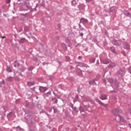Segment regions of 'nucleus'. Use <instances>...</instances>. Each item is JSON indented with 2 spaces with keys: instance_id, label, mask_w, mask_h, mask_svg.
<instances>
[{
  "instance_id": "aec40b11",
  "label": "nucleus",
  "mask_w": 131,
  "mask_h": 131,
  "mask_svg": "<svg viewBox=\"0 0 131 131\" xmlns=\"http://www.w3.org/2000/svg\"><path fill=\"white\" fill-rule=\"evenodd\" d=\"M14 67H19L20 66V64L17 62V61H15L14 63Z\"/></svg>"
},
{
  "instance_id": "f8f14e48",
  "label": "nucleus",
  "mask_w": 131,
  "mask_h": 131,
  "mask_svg": "<svg viewBox=\"0 0 131 131\" xmlns=\"http://www.w3.org/2000/svg\"><path fill=\"white\" fill-rule=\"evenodd\" d=\"M95 101L98 103V104H99V105H101L102 106H103V107H106V105H105L104 104V103H103V102H102L101 101H100V100H99V99H95Z\"/></svg>"
},
{
  "instance_id": "680f3d73",
  "label": "nucleus",
  "mask_w": 131,
  "mask_h": 131,
  "mask_svg": "<svg viewBox=\"0 0 131 131\" xmlns=\"http://www.w3.org/2000/svg\"><path fill=\"white\" fill-rule=\"evenodd\" d=\"M18 2H20V0H18Z\"/></svg>"
},
{
  "instance_id": "13d9d810",
  "label": "nucleus",
  "mask_w": 131,
  "mask_h": 131,
  "mask_svg": "<svg viewBox=\"0 0 131 131\" xmlns=\"http://www.w3.org/2000/svg\"><path fill=\"white\" fill-rule=\"evenodd\" d=\"M92 104H95V102L92 101Z\"/></svg>"
},
{
  "instance_id": "7ed1b4c3",
  "label": "nucleus",
  "mask_w": 131,
  "mask_h": 131,
  "mask_svg": "<svg viewBox=\"0 0 131 131\" xmlns=\"http://www.w3.org/2000/svg\"><path fill=\"white\" fill-rule=\"evenodd\" d=\"M123 48L124 50H130V45L127 42H124L123 43Z\"/></svg>"
},
{
  "instance_id": "1a4fd4ad",
  "label": "nucleus",
  "mask_w": 131,
  "mask_h": 131,
  "mask_svg": "<svg viewBox=\"0 0 131 131\" xmlns=\"http://www.w3.org/2000/svg\"><path fill=\"white\" fill-rule=\"evenodd\" d=\"M123 14L124 15H125V16H127V17H129V18H131V14L130 13L128 12L127 10L124 11Z\"/></svg>"
},
{
  "instance_id": "9b49d317",
  "label": "nucleus",
  "mask_w": 131,
  "mask_h": 131,
  "mask_svg": "<svg viewBox=\"0 0 131 131\" xmlns=\"http://www.w3.org/2000/svg\"><path fill=\"white\" fill-rule=\"evenodd\" d=\"M116 10H117V8L115 6H113L110 8V11L113 13L114 12H116Z\"/></svg>"
},
{
  "instance_id": "412c9836",
  "label": "nucleus",
  "mask_w": 131,
  "mask_h": 131,
  "mask_svg": "<svg viewBox=\"0 0 131 131\" xmlns=\"http://www.w3.org/2000/svg\"><path fill=\"white\" fill-rule=\"evenodd\" d=\"M59 89H60V90H64V85L63 84H60L58 85Z\"/></svg>"
},
{
  "instance_id": "39448f33",
  "label": "nucleus",
  "mask_w": 131,
  "mask_h": 131,
  "mask_svg": "<svg viewBox=\"0 0 131 131\" xmlns=\"http://www.w3.org/2000/svg\"><path fill=\"white\" fill-rule=\"evenodd\" d=\"M25 5L26 6L27 8L29 10H32L31 6H30V3H29V0H26L25 2Z\"/></svg>"
},
{
  "instance_id": "8fccbe9b",
  "label": "nucleus",
  "mask_w": 131,
  "mask_h": 131,
  "mask_svg": "<svg viewBox=\"0 0 131 131\" xmlns=\"http://www.w3.org/2000/svg\"><path fill=\"white\" fill-rule=\"evenodd\" d=\"M78 59H82V57L81 56H78Z\"/></svg>"
},
{
  "instance_id": "79ce46f5",
  "label": "nucleus",
  "mask_w": 131,
  "mask_h": 131,
  "mask_svg": "<svg viewBox=\"0 0 131 131\" xmlns=\"http://www.w3.org/2000/svg\"><path fill=\"white\" fill-rule=\"evenodd\" d=\"M14 79L15 80H19V78H18L17 76L14 77Z\"/></svg>"
},
{
  "instance_id": "4be33fe9",
  "label": "nucleus",
  "mask_w": 131,
  "mask_h": 131,
  "mask_svg": "<svg viewBox=\"0 0 131 131\" xmlns=\"http://www.w3.org/2000/svg\"><path fill=\"white\" fill-rule=\"evenodd\" d=\"M90 61L91 63H95V61H96V59L94 57L90 58Z\"/></svg>"
},
{
  "instance_id": "0e129e2a",
  "label": "nucleus",
  "mask_w": 131,
  "mask_h": 131,
  "mask_svg": "<svg viewBox=\"0 0 131 131\" xmlns=\"http://www.w3.org/2000/svg\"><path fill=\"white\" fill-rule=\"evenodd\" d=\"M36 98L37 99V98H38V97H36Z\"/></svg>"
},
{
  "instance_id": "f03ea898",
  "label": "nucleus",
  "mask_w": 131,
  "mask_h": 131,
  "mask_svg": "<svg viewBox=\"0 0 131 131\" xmlns=\"http://www.w3.org/2000/svg\"><path fill=\"white\" fill-rule=\"evenodd\" d=\"M112 43L114 44V46H117L118 47H120L121 45H122V41L120 40H116L114 39L112 40Z\"/></svg>"
},
{
  "instance_id": "b1692460",
  "label": "nucleus",
  "mask_w": 131,
  "mask_h": 131,
  "mask_svg": "<svg viewBox=\"0 0 131 131\" xmlns=\"http://www.w3.org/2000/svg\"><path fill=\"white\" fill-rule=\"evenodd\" d=\"M61 47L64 50H66V49H67V47H66V45L64 43H61Z\"/></svg>"
},
{
  "instance_id": "cd10ccee",
  "label": "nucleus",
  "mask_w": 131,
  "mask_h": 131,
  "mask_svg": "<svg viewBox=\"0 0 131 131\" xmlns=\"http://www.w3.org/2000/svg\"><path fill=\"white\" fill-rule=\"evenodd\" d=\"M52 109H53V110H54V113H57V112H58V110H57V108H55V107L52 106Z\"/></svg>"
},
{
  "instance_id": "09e8293b",
  "label": "nucleus",
  "mask_w": 131,
  "mask_h": 131,
  "mask_svg": "<svg viewBox=\"0 0 131 131\" xmlns=\"http://www.w3.org/2000/svg\"><path fill=\"white\" fill-rule=\"evenodd\" d=\"M128 125L129 127H130V128H131V124L130 123H128Z\"/></svg>"
},
{
  "instance_id": "49530a36",
  "label": "nucleus",
  "mask_w": 131,
  "mask_h": 131,
  "mask_svg": "<svg viewBox=\"0 0 131 131\" xmlns=\"http://www.w3.org/2000/svg\"><path fill=\"white\" fill-rule=\"evenodd\" d=\"M79 34H80V36H83V33H80V32H79Z\"/></svg>"
},
{
  "instance_id": "7c9ffc66",
  "label": "nucleus",
  "mask_w": 131,
  "mask_h": 131,
  "mask_svg": "<svg viewBox=\"0 0 131 131\" xmlns=\"http://www.w3.org/2000/svg\"><path fill=\"white\" fill-rule=\"evenodd\" d=\"M79 27L81 30H85V29H84V28H82V27H81V25H80V24H79Z\"/></svg>"
},
{
  "instance_id": "37998d69",
  "label": "nucleus",
  "mask_w": 131,
  "mask_h": 131,
  "mask_svg": "<svg viewBox=\"0 0 131 131\" xmlns=\"http://www.w3.org/2000/svg\"><path fill=\"white\" fill-rule=\"evenodd\" d=\"M86 3H90V2H93V0H85Z\"/></svg>"
},
{
  "instance_id": "052dcab7",
  "label": "nucleus",
  "mask_w": 131,
  "mask_h": 131,
  "mask_svg": "<svg viewBox=\"0 0 131 131\" xmlns=\"http://www.w3.org/2000/svg\"><path fill=\"white\" fill-rule=\"evenodd\" d=\"M46 114H47V115H48V116H49V115L47 113H46Z\"/></svg>"
},
{
  "instance_id": "e433bc0d",
  "label": "nucleus",
  "mask_w": 131,
  "mask_h": 131,
  "mask_svg": "<svg viewBox=\"0 0 131 131\" xmlns=\"http://www.w3.org/2000/svg\"><path fill=\"white\" fill-rule=\"evenodd\" d=\"M128 72L130 73V74H131V67H129L128 68Z\"/></svg>"
},
{
  "instance_id": "20e7f679",
  "label": "nucleus",
  "mask_w": 131,
  "mask_h": 131,
  "mask_svg": "<svg viewBox=\"0 0 131 131\" xmlns=\"http://www.w3.org/2000/svg\"><path fill=\"white\" fill-rule=\"evenodd\" d=\"M118 73L120 75L124 76L125 74V69L124 68H120L118 70Z\"/></svg>"
},
{
  "instance_id": "6e6552de",
  "label": "nucleus",
  "mask_w": 131,
  "mask_h": 131,
  "mask_svg": "<svg viewBox=\"0 0 131 131\" xmlns=\"http://www.w3.org/2000/svg\"><path fill=\"white\" fill-rule=\"evenodd\" d=\"M116 67V63L113 62H111L109 65L107 66L108 68H113Z\"/></svg>"
},
{
  "instance_id": "6e6d98bb",
  "label": "nucleus",
  "mask_w": 131,
  "mask_h": 131,
  "mask_svg": "<svg viewBox=\"0 0 131 131\" xmlns=\"http://www.w3.org/2000/svg\"><path fill=\"white\" fill-rule=\"evenodd\" d=\"M113 92H114V91H110V93H113Z\"/></svg>"
},
{
  "instance_id": "393cba45",
  "label": "nucleus",
  "mask_w": 131,
  "mask_h": 131,
  "mask_svg": "<svg viewBox=\"0 0 131 131\" xmlns=\"http://www.w3.org/2000/svg\"><path fill=\"white\" fill-rule=\"evenodd\" d=\"M52 94V92H51V91H50L49 92H47L45 96H46V97H49V96H50V95Z\"/></svg>"
},
{
  "instance_id": "f257e3e1",
  "label": "nucleus",
  "mask_w": 131,
  "mask_h": 131,
  "mask_svg": "<svg viewBox=\"0 0 131 131\" xmlns=\"http://www.w3.org/2000/svg\"><path fill=\"white\" fill-rule=\"evenodd\" d=\"M113 114L115 116H118L119 120L120 121H123V122H126V120L123 119V117L120 116V113H122L121 111H120L118 108H116L112 111Z\"/></svg>"
},
{
  "instance_id": "69168bd1",
  "label": "nucleus",
  "mask_w": 131,
  "mask_h": 131,
  "mask_svg": "<svg viewBox=\"0 0 131 131\" xmlns=\"http://www.w3.org/2000/svg\"><path fill=\"white\" fill-rule=\"evenodd\" d=\"M130 114H131V112H130Z\"/></svg>"
},
{
  "instance_id": "f3484780",
  "label": "nucleus",
  "mask_w": 131,
  "mask_h": 131,
  "mask_svg": "<svg viewBox=\"0 0 131 131\" xmlns=\"http://www.w3.org/2000/svg\"><path fill=\"white\" fill-rule=\"evenodd\" d=\"M89 84H91V85H97V83L94 80L89 81Z\"/></svg>"
},
{
  "instance_id": "c9c22d12",
  "label": "nucleus",
  "mask_w": 131,
  "mask_h": 131,
  "mask_svg": "<svg viewBox=\"0 0 131 131\" xmlns=\"http://www.w3.org/2000/svg\"><path fill=\"white\" fill-rule=\"evenodd\" d=\"M71 107V108H72V109H73V110H74L75 111L76 110V107H73V105H72Z\"/></svg>"
},
{
  "instance_id": "c85d7f7f",
  "label": "nucleus",
  "mask_w": 131,
  "mask_h": 131,
  "mask_svg": "<svg viewBox=\"0 0 131 131\" xmlns=\"http://www.w3.org/2000/svg\"><path fill=\"white\" fill-rule=\"evenodd\" d=\"M84 8H85V6L83 4H81L80 5V9H82V10H84Z\"/></svg>"
},
{
  "instance_id": "a211bd4d",
  "label": "nucleus",
  "mask_w": 131,
  "mask_h": 131,
  "mask_svg": "<svg viewBox=\"0 0 131 131\" xmlns=\"http://www.w3.org/2000/svg\"><path fill=\"white\" fill-rule=\"evenodd\" d=\"M102 62L103 64H109V61L107 59L103 60Z\"/></svg>"
},
{
  "instance_id": "4c0bfd02",
  "label": "nucleus",
  "mask_w": 131,
  "mask_h": 131,
  "mask_svg": "<svg viewBox=\"0 0 131 131\" xmlns=\"http://www.w3.org/2000/svg\"><path fill=\"white\" fill-rule=\"evenodd\" d=\"M37 108H41V105H40V104H38L37 105Z\"/></svg>"
},
{
  "instance_id": "ea45409f",
  "label": "nucleus",
  "mask_w": 131,
  "mask_h": 131,
  "mask_svg": "<svg viewBox=\"0 0 131 131\" xmlns=\"http://www.w3.org/2000/svg\"><path fill=\"white\" fill-rule=\"evenodd\" d=\"M28 27H26L25 28V31H28Z\"/></svg>"
},
{
  "instance_id": "ddd939ff",
  "label": "nucleus",
  "mask_w": 131,
  "mask_h": 131,
  "mask_svg": "<svg viewBox=\"0 0 131 131\" xmlns=\"http://www.w3.org/2000/svg\"><path fill=\"white\" fill-rule=\"evenodd\" d=\"M100 99H101V100H107V95L102 94L100 96Z\"/></svg>"
},
{
  "instance_id": "4468645a",
  "label": "nucleus",
  "mask_w": 131,
  "mask_h": 131,
  "mask_svg": "<svg viewBox=\"0 0 131 131\" xmlns=\"http://www.w3.org/2000/svg\"><path fill=\"white\" fill-rule=\"evenodd\" d=\"M78 75H79V76H80L81 77H82V76H83V75L82 74V71H81V70L79 69V71H78L77 72Z\"/></svg>"
},
{
  "instance_id": "de8ad7c7",
  "label": "nucleus",
  "mask_w": 131,
  "mask_h": 131,
  "mask_svg": "<svg viewBox=\"0 0 131 131\" xmlns=\"http://www.w3.org/2000/svg\"><path fill=\"white\" fill-rule=\"evenodd\" d=\"M66 42L67 43H69V40L66 39Z\"/></svg>"
},
{
  "instance_id": "9d476101",
  "label": "nucleus",
  "mask_w": 131,
  "mask_h": 131,
  "mask_svg": "<svg viewBox=\"0 0 131 131\" xmlns=\"http://www.w3.org/2000/svg\"><path fill=\"white\" fill-rule=\"evenodd\" d=\"M76 63H78V64H79V66H81L82 67H86V68L89 67V66L83 62H76Z\"/></svg>"
},
{
  "instance_id": "603ef678",
  "label": "nucleus",
  "mask_w": 131,
  "mask_h": 131,
  "mask_svg": "<svg viewBox=\"0 0 131 131\" xmlns=\"http://www.w3.org/2000/svg\"><path fill=\"white\" fill-rule=\"evenodd\" d=\"M37 7V5H36L35 8L34 9L35 11H36V7Z\"/></svg>"
},
{
  "instance_id": "a18cd8bd",
  "label": "nucleus",
  "mask_w": 131,
  "mask_h": 131,
  "mask_svg": "<svg viewBox=\"0 0 131 131\" xmlns=\"http://www.w3.org/2000/svg\"><path fill=\"white\" fill-rule=\"evenodd\" d=\"M98 65H99V60H97V62H96V66H98Z\"/></svg>"
},
{
  "instance_id": "72a5a7b5",
  "label": "nucleus",
  "mask_w": 131,
  "mask_h": 131,
  "mask_svg": "<svg viewBox=\"0 0 131 131\" xmlns=\"http://www.w3.org/2000/svg\"><path fill=\"white\" fill-rule=\"evenodd\" d=\"M92 41L93 42H95V43H98V40H97L96 38H94L93 40H92Z\"/></svg>"
},
{
  "instance_id": "58836bf2",
  "label": "nucleus",
  "mask_w": 131,
  "mask_h": 131,
  "mask_svg": "<svg viewBox=\"0 0 131 131\" xmlns=\"http://www.w3.org/2000/svg\"><path fill=\"white\" fill-rule=\"evenodd\" d=\"M66 58V59L68 60L67 61H70V57L67 56Z\"/></svg>"
},
{
  "instance_id": "dca6fc26",
  "label": "nucleus",
  "mask_w": 131,
  "mask_h": 131,
  "mask_svg": "<svg viewBox=\"0 0 131 131\" xmlns=\"http://www.w3.org/2000/svg\"><path fill=\"white\" fill-rule=\"evenodd\" d=\"M110 50L112 53H114V54H116V51L115 50V47H112L110 48Z\"/></svg>"
},
{
  "instance_id": "2f4dec72",
  "label": "nucleus",
  "mask_w": 131,
  "mask_h": 131,
  "mask_svg": "<svg viewBox=\"0 0 131 131\" xmlns=\"http://www.w3.org/2000/svg\"><path fill=\"white\" fill-rule=\"evenodd\" d=\"M5 84V80H3L2 83L0 84L1 88H3V85Z\"/></svg>"
},
{
  "instance_id": "6ab92c4d",
  "label": "nucleus",
  "mask_w": 131,
  "mask_h": 131,
  "mask_svg": "<svg viewBox=\"0 0 131 131\" xmlns=\"http://www.w3.org/2000/svg\"><path fill=\"white\" fill-rule=\"evenodd\" d=\"M27 84H28V85H29V86H31V85H34V84H35V82H28Z\"/></svg>"
},
{
  "instance_id": "5fc2aeb1",
  "label": "nucleus",
  "mask_w": 131,
  "mask_h": 131,
  "mask_svg": "<svg viewBox=\"0 0 131 131\" xmlns=\"http://www.w3.org/2000/svg\"><path fill=\"white\" fill-rule=\"evenodd\" d=\"M53 94L54 95V96H57V95L56 94V93H55V92H53Z\"/></svg>"
},
{
  "instance_id": "f704fd0d",
  "label": "nucleus",
  "mask_w": 131,
  "mask_h": 131,
  "mask_svg": "<svg viewBox=\"0 0 131 131\" xmlns=\"http://www.w3.org/2000/svg\"><path fill=\"white\" fill-rule=\"evenodd\" d=\"M41 7H45V2L43 1L41 4H40Z\"/></svg>"
},
{
  "instance_id": "5701e85b",
  "label": "nucleus",
  "mask_w": 131,
  "mask_h": 131,
  "mask_svg": "<svg viewBox=\"0 0 131 131\" xmlns=\"http://www.w3.org/2000/svg\"><path fill=\"white\" fill-rule=\"evenodd\" d=\"M6 71L8 72H12V69H11V68L9 66L7 67Z\"/></svg>"
},
{
  "instance_id": "bf43d9fd",
  "label": "nucleus",
  "mask_w": 131,
  "mask_h": 131,
  "mask_svg": "<svg viewBox=\"0 0 131 131\" xmlns=\"http://www.w3.org/2000/svg\"><path fill=\"white\" fill-rule=\"evenodd\" d=\"M71 69H72V68H72V66H71Z\"/></svg>"
},
{
  "instance_id": "473e14b6",
  "label": "nucleus",
  "mask_w": 131,
  "mask_h": 131,
  "mask_svg": "<svg viewBox=\"0 0 131 131\" xmlns=\"http://www.w3.org/2000/svg\"><path fill=\"white\" fill-rule=\"evenodd\" d=\"M23 130L22 128L19 126L16 127V131Z\"/></svg>"
},
{
  "instance_id": "0eeeda50",
  "label": "nucleus",
  "mask_w": 131,
  "mask_h": 131,
  "mask_svg": "<svg viewBox=\"0 0 131 131\" xmlns=\"http://www.w3.org/2000/svg\"><path fill=\"white\" fill-rule=\"evenodd\" d=\"M39 90L40 93H43L46 92V91H47L48 88L47 87H43V86H40L39 88Z\"/></svg>"
},
{
  "instance_id": "c756f323",
  "label": "nucleus",
  "mask_w": 131,
  "mask_h": 131,
  "mask_svg": "<svg viewBox=\"0 0 131 131\" xmlns=\"http://www.w3.org/2000/svg\"><path fill=\"white\" fill-rule=\"evenodd\" d=\"M26 40V39H25V38H23L21 39H20V40L19 41L20 43H23V42H24Z\"/></svg>"
},
{
  "instance_id": "e2e57ef3",
  "label": "nucleus",
  "mask_w": 131,
  "mask_h": 131,
  "mask_svg": "<svg viewBox=\"0 0 131 131\" xmlns=\"http://www.w3.org/2000/svg\"><path fill=\"white\" fill-rule=\"evenodd\" d=\"M16 102H18V100H17Z\"/></svg>"
},
{
  "instance_id": "423d86ee",
  "label": "nucleus",
  "mask_w": 131,
  "mask_h": 131,
  "mask_svg": "<svg viewBox=\"0 0 131 131\" xmlns=\"http://www.w3.org/2000/svg\"><path fill=\"white\" fill-rule=\"evenodd\" d=\"M80 23H82V24H86V23H89V20L83 17H82L80 19Z\"/></svg>"
},
{
  "instance_id": "bb28decb",
  "label": "nucleus",
  "mask_w": 131,
  "mask_h": 131,
  "mask_svg": "<svg viewBox=\"0 0 131 131\" xmlns=\"http://www.w3.org/2000/svg\"><path fill=\"white\" fill-rule=\"evenodd\" d=\"M76 5V1H75V0H73L72 1V6H73V7H75V6Z\"/></svg>"
},
{
  "instance_id": "4d7b16f0",
  "label": "nucleus",
  "mask_w": 131,
  "mask_h": 131,
  "mask_svg": "<svg viewBox=\"0 0 131 131\" xmlns=\"http://www.w3.org/2000/svg\"><path fill=\"white\" fill-rule=\"evenodd\" d=\"M74 29H76V27L74 26Z\"/></svg>"
},
{
  "instance_id": "3c124183",
  "label": "nucleus",
  "mask_w": 131,
  "mask_h": 131,
  "mask_svg": "<svg viewBox=\"0 0 131 131\" xmlns=\"http://www.w3.org/2000/svg\"><path fill=\"white\" fill-rule=\"evenodd\" d=\"M24 70H25V68H23V70H20V71H24Z\"/></svg>"
},
{
  "instance_id": "864d4df0",
  "label": "nucleus",
  "mask_w": 131,
  "mask_h": 131,
  "mask_svg": "<svg viewBox=\"0 0 131 131\" xmlns=\"http://www.w3.org/2000/svg\"><path fill=\"white\" fill-rule=\"evenodd\" d=\"M19 75H20V76L23 77V74H22V73H19Z\"/></svg>"
},
{
  "instance_id": "c03bdc74",
  "label": "nucleus",
  "mask_w": 131,
  "mask_h": 131,
  "mask_svg": "<svg viewBox=\"0 0 131 131\" xmlns=\"http://www.w3.org/2000/svg\"><path fill=\"white\" fill-rule=\"evenodd\" d=\"M10 2L11 0H6V3H7V4H10Z\"/></svg>"
},
{
  "instance_id": "a878e982",
  "label": "nucleus",
  "mask_w": 131,
  "mask_h": 131,
  "mask_svg": "<svg viewBox=\"0 0 131 131\" xmlns=\"http://www.w3.org/2000/svg\"><path fill=\"white\" fill-rule=\"evenodd\" d=\"M13 79V77H7V80L8 81H12Z\"/></svg>"
},
{
  "instance_id": "a19ab883",
  "label": "nucleus",
  "mask_w": 131,
  "mask_h": 131,
  "mask_svg": "<svg viewBox=\"0 0 131 131\" xmlns=\"http://www.w3.org/2000/svg\"><path fill=\"white\" fill-rule=\"evenodd\" d=\"M33 70V67H30L29 68V70Z\"/></svg>"
},
{
  "instance_id": "2eb2a0df",
  "label": "nucleus",
  "mask_w": 131,
  "mask_h": 131,
  "mask_svg": "<svg viewBox=\"0 0 131 131\" xmlns=\"http://www.w3.org/2000/svg\"><path fill=\"white\" fill-rule=\"evenodd\" d=\"M51 100L53 101V104H57L58 103V99L56 98H52Z\"/></svg>"
}]
</instances>
